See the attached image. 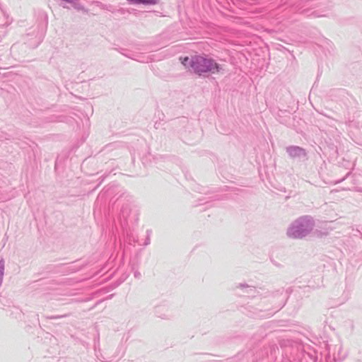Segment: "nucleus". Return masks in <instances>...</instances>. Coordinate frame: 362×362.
Segmentation results:
<instances>
[{
	"label": "nucleus",
	"instance_id": "f257e3e1",
	"mask_svg": "<svg viewBox=\"0 0 362 362\" xmlns=\"http://www.w3.org/2000/svg\"><path fill=\"white\" fill-rule=\"evenodd\" d=\"M190 64L194 71L199 75L204 73L218 72V64L212 59L203 56H194L191 59Z\"/></svg>",
	"mask_w": 362,
	"mask_h": 362
},
{
	"label": "nucleus",
	"instance_id": "20e7f679",
	"mask_svg": "<svg viewBox=\"0 0 362 362\" xmlns=\"http://www.w3.org/2000/svg\"><path fill=\"white\" fill-rule=\"evenodd\" d=\"M129 1L134 4H139V0H128Z\"/></svg>",
	"mask_w": 362,
	"mask_h": 362
},
{
	"label": "nucleus",
	"instance_id": "7ed1b4c3",
	"mask_svg": "<svg viewBox=\"0 0 362 362\" xmlns=\"http://www.w3.org/2000/svg\"><path fill=\"white\" fill-rule=\"evenodd\" d=\"M180 61H181V63L185 66H187V62L189 61H191V59L189 60V57H180Z\"/></svg>",
	"mask_w": 362,
	"mask_h": 362
},
{
	"label": "nucleus",
	"instance_id": "f03ea898",
	"mask_svg": "<svg viewBox=\"0 0 362 362\" xmlns=\"http://www.w3.org/2000/svg\"><path fill=\"white\" fill-rule=\"evenodd\" d=\"M158 3V0H139V4L146 5H155Z\"/></svg>",
	"mask_w": 362,
	"mask_h": 362
}]
</instances>
